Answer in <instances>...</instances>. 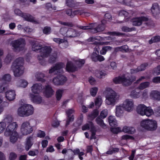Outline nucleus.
<instances>
[{"label": "nucleus", "instance_id": "nucleus-17", "mask_svg": "<svg viewBox=\"0 0 160 160\" xmlns=\"http://www.w3.org/2000/svg\"><path fill=\"white\" fill-rule=\"evenodd\" d=\"M125 109L122 104L116 106L115 114L117 117H120L123 115Z\"/></svg>", "mask_w": 160, "mask_h": 160}, {"label": "nucleus", "instance_id": "nucleus-50", "mask_svg": "<svg viewBox=\"0 0 160 160\" xmlns=\"http://www.w3.org/2000/svg\"><path fill=\"white\" fill-rule=\"evenodd\" d=\"M102 100L101 97H97L95 99V103L96 106L100 107L102 104Z\"/></svg>", "mask_w": 160, "mask_h": 160}, {"label": "nucleus", "instance_id": "nucleus-1", "mask_svg": "<svg viewBox=\"0 0 160 160\" xmlns=\"http://www.w3.org/2000/svg\"><path fill=\"white\" fill-rule=\"evenodd\" d=\"M107 92L105 102L108 105L114 106L118 102L119 97V95L110 88L106 89Z\"/></svg>", "mask_w": 160, "mask_h": 160}, {"label": "nucleus", "instance_id": "nucleus-39", "mask_svg": "<svg viewBox=\"0 0 160 160\" xmlns=\"http://www.w3.org/2000/svg\"><path fill=\"white\" fill-rule=\"evenodd\" d=\"M138 89V88L136 89L135 90L132 91L130 94V96L134 98H139L141 96L140 91L139 92H137L136 90Z\"/></svg>", "mask_w": 160, "mask_h": 160}, {"label": "nucleus", "instance_id": "nucleus-44", "mask_svg": "<svg viewBox=\"0 0 160 160\" xmlns=\"http://www.w3.org/2000/svg\"><path fill=\"white\" fill-rule=\"evenodd\" d=\"M57 58V55L56 53H52L50 57L49 62L50 63L55 62Z\"/></svg>", "mask_w": 160, "mask_h": 160}, {"label": "nucleus", "instance_id": "nucleus-46", "mask_svg": "<svg viewBox=\"0 0 160 160\" xmlns=\"http://www.w3.org/2000/svg\"><path fill=\"white\" fill-rule=\"evenodd\" d=\"M58 78L60 82V85L63 84L67 81V78L63 75L60 74L58 75Z\"/></svg>", "mask_w": 160, "mask_h": 160}, {"label": "nucleus", "instance_id": "nucleus-12", "mask_svg": "<svg viewBox=\"0 0 160 160\" xmlns=\"http://www.w3.org/2000/svg\"><path fill=\"white\" fill-rule=\"evenodd\" d=\"M65 67V64L62 62L57 63L54 66L52 67L49 70V73H52L57 71L59 73L62 72V68Z\"/></svg>", "mask_w": 160, "mask_h": 160}, {"label": "nucleus", "instance_id": "nucleus-7", "mask_svg": "<svg viewBox=\"0 0 160 160\" xmlns=\"http://www.w3.org/2000/svg\"><path fill=\"white\" fill-rule=\"evenodd\" d=\"M12 49L15 52H18L23 50L25 48L26 42L25 40L20 38L12 41L11 43Z\"/></svg>", "mask_w": 160, "mask_h": 160}, {"label": "nucleus", "instance_id": "nucleus-8", "mask_svg": "<svg viewBox=\"0 0 160 160\" xmlns=\"http://www.w3.org/2000/svg\"><path fill=\"white\" fill-rule=\"evenodd\" d=\"M21 132L23 135H27L31 133L33 131L32 126L30 125L29 121L23 122L21 125Z\"/></svg>", "mask_w": 160, "mask_h": 160}, {"label": "nucleus", "instance_id": "nucleus-60", "mask_svg": "<svg viewBox=\"0 0 160 160\" xmlns=\"http://www.w3.org/2000/svg\"><path fill=\"white\" fill-rule=\"evenodd\" d=\"M38 153V150L36 149L33 151L30 150L28 152V154L29 156H34L37 155Z\"/></svg>", "mask_w": 160, "mask_h": 160}, {"label": "nucleus", "instance_id": "nucleus-10", "mask_svg": "<svg viewBox=\"0 0 160 160\" xmlns=\"http://www.w3.org/2000/svg\"><path fill=\"white\" fill-rule=\"evenodd\" d=\"M18 127V125L16 122H13L9 124L6 128L4 132V135L6 137H8L10 132H17Z\"/></svg>", "mask_w": 160, "mask_h": 160}, {"label": "nucleus", "instance_id": "nucleus-22", "mask_svg": "<svg viewBox=\"0 0 160 160\" xmlns=\"http://www.w3.org/2000/svg\"><path fill=\"white\" fill-rule=\"evenodd\" d=\"M10 141L12 143H15L18 138V134L17 132H10Z\"/></svg>", "mask_w": 160, "mask_h": 160}, {"label": "nucleus", "instance_id": "nucleus-42", "mask_svg": "<svg viewBox=\"0 0 160 160\" xmlns=\"http://www.w3.org/2000/svg\"><path fill=\"white\" fill-rule=\"evenodd\" d=\"M75 62L77 68H80L84 64L85 60L84 59H78L75 60Z\"/></svg>", "mask_w": 160, "mask_h": 160}, {"label": "nucleus", "instance_id": "nucleus-64", "mask_svg": "<svg viewBox=\"0 0 160 160\" xmlns=\"http://www.w3.org/2000/svg\"><path fill=\"white\" fill-rule=\"evenodd\" d=\"M17 157V155L15 153L12 152L9 154V160H14Z\"/></svg>", "mask_w": 160, "mask_h": 160}, {"label": "nucleus", "instance_id": "nucleus-20", "mask_svg": "<svg viewBox=\"0 0 160 160\" xmlns=\"http://www.w3.org/2000/svg\"><path fill=\"white\" fill-rule=\"evenodd\" d=\"M153 16L156 17L160 13V10L158 4L157 3L153 4L151 9Z\"/></svg>", "mask_w": 160, "mask_h": 160}, {"label": "nucleus", "instance_id": "nucleus-9", "mask_svg": "<svg viewBox=\"0 0 160 160\" xmlns=\"http://www.w3.org/2000/svg\"><path fill=\"white\" fill-rule=\"evenodd\" d=\"M148 20V18L146 17H137L132 19L131 22L133 26H139L142 25L143 22L147 21Z\"/></svg>", "mask_w": 160, "mask_h": 160}, {"label": "nucleus", "instance_id": "nucleus-57", "mask_svg": "<svg viewBox=\"0 0 160 160\" xmlns=\"http://www.w3.org/2000/svg\"><path fill=\"white\" fill-rule=\"evenodd\" d=\"M63 92V90L59 89L56 92V98L58 100H59L62 97V95Z\"/></svg>", "mask_w": 160, "mask_h": 160}, {"label": "nucleus", "instance_id": "nucleus-49", "mask_svg": "<svg viewBox=\"0 0 160 160\" xmlns=\"http://www.w3.org/2000/svg\"><path fill=\"white\" fill-rule=\"evenodd\" d=\"M160 41V36H157L152 38L149 41V43L150 44H151L153 43L156 42H159Z\"/></svg>", "mask_w": 160, "mask_h": 160}, {"label": "nucleus", "instance_id": "nucleus-24", "mask_svg": "<svg viewBox=\"0 0 160 160\" xmlns=\"http://www.w3.org/2000/svg\"><path fill=\"white\" fill-rule=\"evenodd\" d=\"M146 106L143 104H140L138 105L136 109V111L138 114L143 116Z\"/></svg>", "mask_w": 160, "mask_h": 160}, {"label": "nucleus", "instance_id": "nucleus-35", "mask_svg": "<svg viewBox=\"0 0 160 160\" xmlns=\"http://www.w3.org/2000/svg\"><path fill=\"white\" fill-rule=\"evenodd\" d=\"M144 116L146 115L147 117H150L153 115L154 112L151 107H146L145 111H144Z\"/></svg>", "mask_w": 160, "mask_h": 160}, {"label": "nucleus", "instance_id": "nucleus-18", "mask_svg": "<svg viewBox=\"0 0 160 160\" xmlns=\"http://www.w3.org/2000/svg\"><path fill=\"white\" fill-rule=\"evenodd\" d=\"M91 58L94 62H97L99 61L102 62L104 60L105 58L104 57L101 55L97 53L96 52H93L92 53L91 56Z\"/></svg>", "mask_w": 160, "mask_h": 160}, {"label": "nucleus", "instance_id": "nucleus-61", "mask_svg": "<svg viewBox=\"0 0 160 160\" xmlns=\"http://www.w3.org/2000/svg\"><path fill=\"white\" fill-rule=\"evenodd\" d=\"M52 82L55 85H60V82H59L58 75L54 78L52 80Z\"/></svg>", "mask_w": 160, "mask_h": 160}, {"label": "nucleus", "instance_id": "nucleus-31", "mask_svg": "<svg viewBox=\"0 0 160 160\" xmlns=\"http://www.w3.org/2000/svg\"><path fill=\"white\" fill-rule=\"evenodd\" d=\"M67 37H75L78 35V34L74 29L72 28H68Z\"/></svg>", "mask_w": 160, "mask_h": 160}, {"label": "nucleus", "instance_id": "nucleus-51", "mask_svg": "<svg viewBox=\"0 0 160 160\" xmlns=\"http://www.w3.org/2000/svg\"><path fill=\"white\" fill-rule=\"evenodd\" d=\"M96 121L97 123L102 128H104L106 127V125L103 122V120L100 118H97L96 119Z\"/></svg>", "mask_w": 160, "mask_h": 160}, {"label": "nucleus", "instance_id": "nucleus-56", "mask_svg": "<svg viewBox=\"0 0 160 160\" xmlns=\"http://www.w3.org/2000/svg\"><path fill=\"white\" fill-rule=\"evenodd\" d=\"M43 33L45 34H49L51 32V28L50 27H45L42 30Z\"/></svg>", "mask_w": 160, "mask_h": 160}, {"label": "nucleus", "instance_id": "nucleus-52", "mask_svg": "<svg viewBox=\"0 0 160 160\" xmlns=\"http://www.w3.org/2000/svg\"><path fill=\"white\" fill-rule=\"evenodd\" d=\"M66 3L68 6L70 7H74L75 6V2L74 0H67Z\"/></svg>", "mask_w": 160, "mask_h": 160}, {"label": "nucleus", "instance_id": "nucleus-26", "mask_svg": "<svg viewBox=\"0 0 160 160\" xmlns=\"http://www.w3.org/2000/svg\"><path fill=\"white\" fill-rule=\"evenodd\" d=\"M66 69L68 72H74L77 70V68L71 62H68L67 63Z\"/></svg>", "mask_w": 160, "mask_h": 160}, {"label": "nucleus", "instance_id": "nucleus-6", "mask_svg": "<svg viewBox=\"0 0 160 160\" xmlns=\"http://www.w3.org/2000/svg\"><path fill=\"white\" fill-rule=\"evenodd\" d=\"M136 79V77L134 76L130 78L123 76L121 77L119 76L113 79V81L116 84L122 83L123 85L127 86L130 85Z\"/></svg>", "mask_w": 160, "mask_h": 160}, {"label": "nucleus", "instance_id": "nucleus-21", "mask_svg": "<svg viewBox=\"0 0 160 160\" xmlns=\"http://www.w3.org/2000/svg\"><path fill=\"white\" fill-rule=\"evenodd\" d=\"M129 51L128 46L126 45L121 46L117 47L114 49V52L117 53L119 51L123 52H127Z\"/></svg>", "mask_w": 160, "mask_h": 160}, {"label": "nucleus", "instance_id": "nucleus-38", "mask_svg": "<svg viewBox=\"0 0 160 160\" xmlns=\"http://www.w3.org/2000/svg\"><path fill=\"white\" fill-rule=\"evenodd\" d=\"M0 79L1 81L7 83L11 81V78L9 74H5L2 76Z\"/></svg>", "mask_w": 160, "mask_h": 160}, {"label": "nucleus", "instance_id": "nucleus-23", "mask_svg": "<svg viewBox=\"0 0 160 160\" xmlns=\"http://www.w3.org/2000/svg\"><path fill=\"white\" fill-rule=\"evenodd\" d=\"M148 65V64L147 63L143 64L138 67L136 69H131L130 70L132 74H134L140 71H144L145 69Z\"/></svg>", "mask_w": 160, "mask_h": 160}, {"label": "nucleus", "instance_id": "nucleus-5", "mask_svg": "<svg viewBox=\"0 0 160 160\" xmlns=\"http://www.w3.org/2000/svg\"><path fill=\"white\" fill-rule=\"evenodd\" d=\"M141 126L145 129L154 131L157 128V123L156 121L153 119H145L141 122Z\"/></svg>", "mask_w": 160, "mask_h": 160}, {"label": "nucleus", "instance_id": "nucleus-54", "mask_svg": "<svg viewBox=\"0 0 160 160\" xmlns=\"http://www.w3.org/2000/svg\"><path fill=\"white\" fill-rule=\"evenodd\" d=\"M68 31V28L63 27L60 28L59 32L63 36L67 37V33Z\"/></svg>", "mask_w": 160, "mask_h": 160}, {"label": "nucleus", "instance_id": "nucleus-63", "mask_svg": "<svg viewBox=\"0 0 160 160\" xmlns=\"http://www.w3.org/2000/svg\"><path fill=\"white\" fill-rule=\"evenodd\" d=\"M12 120V117L11 115H8L4 118V121L6 122L9 123Z\"/></svg>", "mask_w": 160, "mask_h": 160}, {"label": "nucleus", "instance_id": "nucleus-36", "mask_svg": "<svg viewBox=\"0 0 160 160\" xmlns=\"http://www.w3.org/2000/svg\"><path fill=\"white\" fill-rule=\"evenodd\" d=\"M90 128H91L92 130L94 131L95 130V128L92 122H90L86 124L83 126L82 127V130L85 131L89 129Z\"/></svg>", "mask_w": 160, "mask_h": 160}, {"label": "nucleus", "instance_id": "nucleus-43", "mask_svg": "<svg viewBox=\"0 0 160 160\" xmlns=\"http://www.w3.org/2000/svg\"><path fill=\"white\" fill-rule=\"evenodd\" d=\"M28 84V82L26 80L22 79L18 82V86L19 87L25 88L27 86Z\"/></svg>", "mask_w": 160, "mask_h": 160}, {"label": "nucleus", "instance_id": "nucleus-55", "mask_svg": "<svg viewBox=\"0 0 160 160\" xmlns=\"http://www.w3.org/2000/svg\"><path fill=\"white\" fill-rule=\"evenodd\" d=\"M14 57L12 54H8L7 56L5 59V61L7 63L10 62L13 58Z\"/></svg>", "mask_w": 160, "mask_h": 160}, {"label": "nucleus", "instance_id": "nucleus-41", "mask_svg": "<svg viewBox=\"0 0 160 160\" xmlns=\"http://www.w3.org/2000/svg\"><path fill=\"white\" fill-rule=\"evenodd\" d=\"M150 84V82H142L139 85L138 88L140 90H143L144 89L149 87Z\"/></svg>", "mask_w": 160, "mask_h": 160}, {"label": "nucleus", "instance_id": "nucleus-59", "mask_svg": "<svg viewBox=\"0 0 160 160\" xmlns=\"http://www.w3.org/2000/svg\"><path fill=\"white\" fill-rule=\"evenodd\" d=\"M108 114V111L107 109H104L101 112L100 116L102 118H106Z\"/></svg>", "mask_w": 160, "mask_h": 160}, {"label": "nucleus", "instance_id": "nucleus-28", "mask_svg": "<svg viewBox=\"0 0 160 160\" xmlns=\"http://www.w3.org/2000/svg\"><path fill=\"white\" fill-rule=\"evenodd\" d=\"M135 12L134 11L132 10L129 11L127 12L124 10H122L120 11L118 14L119 16H124L125 17H131L133 15Z\"/></svg>", "mask_w": 160, "mask_h": 160}, {"label": "nucleus", "instance_id": "nucleus-16", "mask_svg": "<svg viewBox=\"0 0 160 160\" xmlns=\"http://www.w3.org/2000/svg\"><path fill=\"white\" fill-rule=\"evenodd\" d=\"M29 96L31 100L34 103L40 104L42 102V98L40 95H35L32 93H30Z\"/></svg>", "mask_w": 160, "mask_h": 160}, {"label": "nucleus", "instance_id": "nucleus-32", "mask_svg": "<svg viewBox=\"0 0 160 160\" xmlns=\"http://www.w3.org/2000/svg\"><path fill=\"white\" fill-rule=\"evenodd\" d=\"M108 121L110 125L112 127H115L118 126V123L114 116H110L108 117Z\"/></svg>", "mask_w": 160, "mask_h": 160}, {"label": "nucleus", "instance_id": "nucleus-15", "mask_svg": "<svg viewBox=\"0 0 160 160\" xmlns=\"http://www.w3.org/2000/svg\"><path fill=\"white\" fill-rule=\"evenodd\" d=\"M42 84L39 83L34 84L31 87L32 91L34 94H39L42 92Z\"/></svg>", "mask_w": 160, "mask_h": 160}, {"label": "nucleus", "instance_id": "nucleus-30", "mask_svg": "<svg viewBox=\"0 0 160 160\" xmlns=\"http://www.w3.org/2000/svg\"><path fill=\"white\" fill-rule=\"evenodd\" d=\"M122 131L125 133L132 134L135 132V129L132 127L125 126L123 127Z\"/></svg>", "mask_w": 160, "mask_h": 160}, {"label": "nucleus", "instance_id": "nucleus-27", "mask_svg": "<svg viewBox=\"0 0 160 160\" xmlns=\"http://www.w3.org/2000/svg\"><path fill=\"white\" fill-rule=\"evenodd\" d=\"M150 97L155 100H160V92L157 90H153L151 92Z\"/></svg>", "mask_w": 160, "mask_h": 160}, {"label": "nucleus", "instance_id": "nucleus-40", "mask_svg": "<svg viewBox=\"0 0 160 160\" xmlns=\"http://www.w3.org/2000/svg\"><path fill=\"white\" fill-rule=\"evenodd\" d=\"M95 75L97 78H101L104 77L106 74L102 71L99 70H96L95 72Z\"/></svg>", "mask_w": 160, "mask_h": 160}, {"label": "nucleus", "instance_id": "nucleus-29", "mask_svg": "<svg viewBox=\"0 0 160 160\" xmlns=\"http://www.w3.org/2000/svg\"><path fill=\"white\" fill-rule=\"evenodd\" d=\"M42 47V45L38 42H34L32 43V48L34 51H38L39 52Z\"/></svg>", "mask_w": 160, "mask_h": 160}, {"label": "nucleus", "instance_id": "nucleus-3", "mask_svg": "<svg viewBox=\"0 0 160 160\" xmlns=\"http://www.w3.org/2000/svg\"><path fill=\"white\" fill-rule=\"evenodd\" d=\"M34 111V108L32 105L26 104L21 105L18 108L17 113L19 116L24 117L32 114Z\"/></svg>", "mask_w": 160, "mask_h": 160}, {"label": "nucleus", "instance_id": "nucleus-19", "mask_svg": "<svg viewBox=\"0 0 160 160\" xmlns=\"http://www.w3.org/2000/svg\"><path fill=\"white\" fill-rule=\"evenodd\" d=\"M16 95L15 91L13 90H8L6 92V97L9 101L13 100L15 98Z\"/></svg>", "mask_w": 160, "mask_h": 160}, {"label": "nucleus", "instance_id": "nucleus-48", "mask_svg": "<svg viewBox=\"0 0 160 160\" xmlns=\"http://www.w3.org/2000/svg\"><path fill=\"white\" fill-rule=\"evenodd\" d=\"M53 40L54 42L59 44L64 43L65 44L67 45L68 43L67 40L64 39H61L60 38H53Z\"/></svg>", "mask_w": 160, "mask_h": 160}, {"label": "nucleus", "instance_id": "nucleus-14", "mask_svg": "<svg viewBox=\"0 0 160 160\" xmlns=\"http://www.w3.org/2000/svg\"><path fill=\"white\" fill-rule=\"evenodd\" d=\"M100 39V37L98 36L92 37L88 38L87 41L88 42H93V44L95 45L108 44V42H101L99 41Z\"/></svg>", "mask_w": 160, "mask_h": 160}, {"label": "nucleus", "instance_id": "nucleus-33", "mask_svg": "<svg viewBox=\"0 0 160 160\" xmlns=\"http://www.w3.org/2000/svg\"><path fill=\"white\" fill-rule=\"evenodd\" d=\"M89 26H91L92 28L89 29H88L89 30L90 32L92 33H96L98 32H101L102 30L103 29V28H102L101 29H97V28H95L94 27L96 26V23H90L89 24Z\"/></svg>", "mask_w": 160, "mask_h": 160}, {"label": "nucleus", "instance_id": "nucleus-11", "mask_svg": "<svg viewBox=\"0 0 160 160\" xmlns=\"http://www.w3.org/2000/svg\"><path fill=\"white\" fill-rule=\"evenodd\" d=\"M122 104L125 110L128 112H130L133 109L134 103L132 99H126Z\"/></svg>", "mask_w": 160, "mask_h": 160}, {"label": "nucleus", "instance_id": "nucleus-4", "mask_svg": "<svg viewBox=\"0 0 160 160\" xmlns=\"http://www.w3.org/2000/svg\"><path fill=\"white\" fill-rule=\"evenodd\" d=\"M52 49L50 47L45 46L42 47L39 51L40 55L38 57V59L39 62L42 65H45L46 61L44 58L47 57L51 52Z\"/></svg>", "mask_w": 160, "mask_h": 160}, {"label": "nucleus", "instance_id": "nucleus-37", "mask_svg": "<svg viewBox=\"0 0 160 160\" xmlns=\"http://www.w3.org/2000/svg\"><path fill=\"white\" fill-rule=\"evenodd\" d=\"M45 76V75L44 73L38 72L36 74L35 77L38 81L43 82L45 81V80L43 78Z\"/></svg>", "mask_w": 160, "mask_h": 160}, {"label": "nucleus", "instance_id": "nucleus-34", "mask_svg": "<svg viewBox=\"0 0 160 160\" xmlns=\"http://www.w3.org/2000/svg\"><path fill=\"white\" fill-rule=\"evenodd\" d=\"M32 137H29L27 139V141L25 145V148L27 151H28L33 144L32 142Z\"/></svg>", "mask_w": 160, "mask_h": 160}, {"label": "nucleus", "instance_id": "nucleus-58", "mask_svg": "<svg viewBox=\"0 0 160 160\" xmlns=\"http://www.w3.org/2000/svg\"><path fill=\"white\" fill-rule=\"evenodd\" d=\"M98 111L97 110H94L89 115V116L93 118L96 117L98 115Z\"/></svg>", "mask_w": 160, "mask_h": 160}, {"label": "nucleus", "instance_id": "nucleus-45", "mask_svg": "<svg viewBox=\"0 0 160 160\" xmlns=\"http://www.w3.org/2000/svg\"><path fill=\"white\" fill-rule=\"evenodd\" d=\"M122 30L124 32H131L135 30V28L134 27L129 28L126 26H124L121 28Z\"/></svg>", "mask_w": 160, "mask_h": 160}, {"label": "nucleus", "instance_id": "nucleus-2", "mask_svg": "<svg viewBox=\"0 0 160 160\" xmlns=\"http://www.w3.org/2000/svg\"><path fill=\"white\" fill-rule=\"evenodd\" d=\"M23 58H19L16 59L12 63L11 68L15 76L18 77L23 74L24 69L23 66Z\"/></svg>", "mask_w": 160, "mask_h": 160}, {"label": "nucleus", "instance_id": "nucleus-13", "mask_svg": "<svg viewBox=\"0 0 160 160\" xmlns=\"http://www.w3.org/2000/svg\"><path fill=\"white\" fill-rule=\"evenodd\" d=\"M14 13L18 16H21L25 20L32 22L33 19L32 16L29 14L23 13L19 9L16 8L14 11Z\"/></svg>", "mask_w": 160, "mask_h": 160}, {"label": "nucleus", "instance_id": "nucleus-25", "mask_svg": "<svg viewBox=\"0 0 160 160\" xmlns=\"http://www.w3.org/2000/svg\"><path fill=\"white\" fill-rule=\"evenodd\" d=\"M53 91L50 86L49 85L46 86L44 93L46 97H51L53 94Z\"/></svg>", "mask_w": 160, "mask_h": 160}, {"label": "nucleus", "instance_id": "nucleus-53", "mask_svg": "<svg viewBox=\"0 0 160 160\" xmlns=\"http://www.w3.org/2000/svg\"><path fill=\"white\" fill-rule=\"evenodd\" d=\"M83 13H86L88 15L90 14L89 13H85L83 11L80 10H76L72 11V16L73 17L76 15L78 14H80V15L82 14Z\"/></svg>", "mask_w": 160, "mask_h": 160}, {"label": "nucleus", "instance_id": "nucleus-62", "mask_svg": "<svg viewBox=\"0 0 160 160\" xmlns=\"http://www.w3.org/2000/svg\"><path fill=\"white\" fill-rule=\"evenodd\" d=\"M88 81L91 85H94L96 84V81L94 78L90 77L88 78Z\"/></svg>", "mask_w": 160, "mask_h": 160}, {"label": "nucleus", "instance_id": "nucleus-47", "mask_svg": "<svg viewBox=\"0 0 160 160\" xmlns=\"http://www.w3.org/2000/svg\"><path fill=\"white\" fill-rule=\"evenodd\" d=\"M98 88L97 87H93L90 90V94L93 97H95L98 92Z\"/></svg>", "mask_w": 160, "mask_h": 160}]
</instances>
